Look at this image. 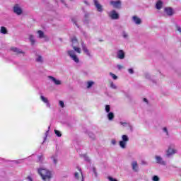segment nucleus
I'll list each match as a JSON object with an SVG mask.
<instances>
[{"label": "nucleus", "mask_w": 181, "mask_h": 181, "mask_svg": "<svg viewBox=\"0 0 181 181\" xmlns=\"http://www.w3.org/2000/svg\"><path fill=\"white\" fill-rule=\"evenodd\" d=\"M30 42H31V45H35V37L33 35H30Z\"/></svg>", "instance_id": "nucleus-26"}, {"label": "nucleus", "mask_w": 181, "mask_h": 181, "mask_svg": "<svg viewBox=\"0 0 181 181\" xmlns=\"http://www.w3.org/2000/svg\"><path fill=\"white\" fill-rule=\"evenodd\" d=\"M156 163H158V165H163L165 166L166 165V161L163 160V159H157Z\"/></svg>", "instance_id": "nucleus-17"}, {"label": "nucleus", "mask_w": 181, "mask_h": 181, "mask_svg": "<svg viewBox=\"0 0 181 181\" xmlns=\"http://www.w3.org/2000/svg\"><path fill=\"white\" fill-rule=\"evenodd\" d=\"M123 68H124V66H122V65H117V69L119 70H121V69H123Z\"/></svg>", "instance_id": "nucleus-41"}, {"label": "nucleus", "mask_w": 181, "mask_h": 181, "mask_svg": "<svg viewBox=\"0 0 181 181\" xmlns=\"http://www.w3.org/2000/svg\"><path fill=\"white\" fill-rule=\"evenodd\" d=\"M51 80H52V81H54V84H56L57 86H60V84H62V82L59 80L56 79L53 76H49Z\"/></svg>", "instance_id": "nucleus-15"}, {"label": "nucleus", "mask_w": 181, "mask_h": 181, "mask_svg": "<svg viewBox=\"0 0 181 181\" xmlns=\"http://www.w3.org/2000/svg\"><path fill=\"white\" fill-rule=\"evenodd\" d=\"M128 71H129V73L130 74H134V69H129Z\"/></svg>", "instance_id": "nucleus-37"}, {"label": "nucleus", "mask_w": 181, "mask_h": 181, "mask_svg": "<svg viewBox=\"0 0 181 181\" xmlns=\"http://www.w3.org/2000/svg\"><path fill=\"white\" fill-rule=\"evenodd\" d=\"M165 12L168 15V16H172V15H173V9L170 7L165 8Z\"/></svg>", "instance_id": "nucleus-10"}, {"label": "nucleus", "mask_w": 181, "mask_h": 181, "mask_svg": "<svg viewBox=\"0 0 181 181\" xmlns=\"http://www.w3.org/2000/svg\"><path fill=\"white\" fill-rule=\"evenodd\" d=\"M156 159H161V158H160V156H156Z\"/></svg>", "instance_id": "nucleus-49"}, {"label": "nucleus", "mask_w": 181, "mask_h": 181, "mask_svg": "<svg viewBox=\"0 0 181 181\" xmlns=\"http://www.w3.org/2000/svg\"><path fill=\"white\" fill-rule=\"evenodd\" d=\"M13 163L18 165L19 163H22V161L21 160H13Z\"/></svg>", "instance_id": "nucleus-32"}, {"label": "nucleus", "mask_w": 181, "mask_h": 181, "mask_svg": "<svg viewBox=\"0 0 181 181\" xmlns=\"http://www.w3.org/2000/svg\"><path fill=\"white\" fill-rule=\"evenodd\" d=\"M37 33H38L39 37H40V39L45 37V33H43V31H42V30H38V31H37Z\"/></svg>", "instance_id": "nucleus-22"}, {"label": "nucleus", "mask_w": 181, "mask_h": 181, "mask_svg": "<svg viewBox=\"0 0 181 181\" xmlns=\"http://www.w3.org/2000/svg\"><path fill=\"white\" fill-rule=\"evenodd\" d=\"M73 49L74 50H75V52H76L77 53H81V49H80L79 47H77L76 46H73Z\"/></svg>", "instance_id": "nucleus-25"}, {"label": "nucleus", "mask_w": 181, "mask_h": 181, "mask_svg": "<svg viewBox=\"0 0 181 181\" xmlns=\"http://www.w3.org/2000/svg\"><path fill=\"white\" fill-rule=\"evenodd\" d=\"M117 57L118 59H120V60H122V59H125V53L122 50H119L117 52Z\"/></svg>", "instance_id": "nucleus-9"}, {"label": "nucleus", "mask_w": 181, "mask_h": 181, "mask_svg": "<svg viewBox=\"0 0 181 181\" xmlns=\"http://www.w3.org/2000/svg\"><path fill=\"white\" fill-rule=\"evenodd\" d=\"M87 16H88V15H87V14H86V15H85V17H86V18H87Z\"/></svg>", "instance_id": "nucleus-51"}, {"label": "nucleus", "mask_w": 181, "mask_h": 181, "mask_svg": "<svg viewBox=\"0 0 181 181\" xmlns=\"http://www.w3.org/2000/svg\"><path fill=\"white\" fill-rule=\"evenodd\" d=\"M110 76L112 77L113 80H117L118 78V76H117L115 74L110 73Z\"/></svg>", "instance_id": "nucleus-31"}, {"label": "nucleus", "mask_w": 181, "mask_h": 181, "mask_svg": "<svg viewBox=\"0 0 181 181\" xmlns=\"http://www.w3.org/2000/svg\"><path fill=\"white\" fill-rule=\"evenodd\" d=\"M175 153L176 150L175 148L169 147L167 150V156H172V155H175Z\"/></svg>", "instance_id": "nucleus-8"}, {"label": "nucleus", "mask_w": 181, "mask_h": 181, "mask_svg": "<svg viewBox=\"0 0 181 181\" xmlns=\"http://www.w3.org/2000/svg\"><path fill=\"white\" fill-rule=\"evenodd\" d=\"M143 100H144V101L145 103H148V99H146V98H144Z\"/></svg>", "instance_id": "nucleus-48"}, {"label": "nucleus", "mask_w": 181, "mask_h": 181, "mask_svg": "<svg viewBox=\"0 0 181 181\" xmlns=\"http://www.w3.org/2000/svg\"><path fill=\"white\" fill-rule=\"evenodd\" d=\"M94 1V5L98 10V12H103V6L100 4L98 2V0H93Z\"/></svg>", "instance_id": "nucleus-6"}, {"label": "nucleus", "mask_w": 181, "mask_h": 181, "mask_svg": "<svg viewBox=\"0 0 181 181\" xmlns=\"http://www.w3.org/2000/svg\"><path fill=\"white\" fill-rule=\"evenodd\" d=\"M109 16L110 18H111V19H118V18H119V16L118 15V13H117V11H115V10H112L109 14Z\"/></svg>", "instance_id": "nucleus-7"}, {"label": "nucleus", "mask_w": 181, "mask_h": 181, "mask_svg": "<svg viewBox=\"0 0 181 181\" xmlns=\"http://www.w3.org/2000/svg\"><path fill=\"white\" fill-rule=\"evenodd\" d=\"M110 86L112 87V88H117L114 83H111Z\"/></svg>", "instance_id": "nucleus-40"}, {"label": "nucleus", "mask_w": 181, "mask_h": 181, "mask_svg": "<svg viewBox=\"0 0 181 181\" xmlns=\"http://www.w3.org/2000/svg\"><path fill=\"white\" fill-rule=\"evenodd\" d=\"M13 11L14 12V13H16V15H22V8L21 7H19V4H16L13 6Z\"/></svg>", "instance_id": "nucleus-3"}, {"label": "nucleus", "mask_w": 181, "mask_h": 181, "mask_svg": "<svg viewBox=\"0 0 181 181\" xmlns=\"http://www.w3.org/2000/svg\"><path fill=\"white\" fill-rule=\"evenodd\" d=\"M115 115H114V114L112 113V112H108V114H107V118H108V119H109V121H112V119H114V118H115Z\"/></svg>", "instance_id": "nucleus-18"}, {"label": "nucleus", "mask_w": 181, "mask_h": 181, "mask_svg": "<svg viewBox=\"0 0 181 181\" xmlns=\"http://www.w3.org/2000/svg\"><path fill=\"white\" fill-rule=\"evenodd\" d=\"M163 131H164V132H166V134H167V135H168V129L166 128V127H164L163 128Z\"/></svg>", "instance_id": "nucleus-43"}, {"label": "nucleus", "mask_w": 181, "mask_h": 181, "mask_svg": "<svg viewBox=\"0 0 181 181\" xmlns=\"http://www.w3.org/2000/svg\"><path fill=\"white\" fill-rule=\"evenodd\" d=\"M74 177H75V179H78V173H74Z\"/></svg>", "instance_id": "nucleus-39"}, {"label": "nucleus", "mask_w": 181, "mask_h": 181, "mask_svg": "<svg viewBox=\"0 0 181 181\" xmlns=\"http://www.w3.org/2000/svg\"><path fill=\"white\" fill-rule=\"evenodd\" d=\"M27 179L28 181H33V178H32L31 177H28Z\"/></svg>", "instance_id": "nucleus-44"}, {"label": "nucleus", "mask_w": 181, "mask_h": 181, "mask_svg": "<svg viewBox=\"0 0 181 181\" xmlns=\"http://www.w3.org/2000/svg\"><path fill=\"white\" fill-rule=\"evenodd\" d=\"M78 170H79V172H80V173H81V177H82L81 181H84V177H83V172L81 171V168H78Z\"/></svg>", "instance_id": "nucleus-34"}, {"label": "nucleus", "mask_w": 181, "mask_h": 181, "mask_svg": "<svg viewBox=\"0 0 181 181\" xmlns=\"http://www.w3.org/2000/svg\"><path fill=\"white\" fill-rule=\"evenodd\" d=\"M1 33H3V35H6V33H8V30H6V28L4 26L1 27Z\"/></svg>", "instance_id": "nucleus-21"}, {"label": "nucleus", "mask_w": 181, "mask_h": 181, "mask_svg": "<svg viewBox=\"0 0 181 181\" xmlns=\"http://www.w3.org/2000/svg\"><path fill=\"white\" fill-rule=\"evenodd\" d=\"M162 6H163V3L162 2V1H157L156 4V9H158L159 11V10L162 9Z\"/></svg>", "instance_id": "nucleus-13"}, {"label": "nucleus", "mask_w": 181, "mask_h": 181, "mask_svg": "<svg viewBox=\"0 0 181 181\" xmlns=\"http://www.w3.org/2000/svg\"><path fill=\"white\" fill-rule=\"evenodd\" d=\"M53 163H54V165H57V159H54L53 160Z\"/></svg>", "instance_id": "nucleus-42"}, {"label": "nucleus", "mask_w": 181, "mask_h": 181, "mask_svg": "<svg viewBox=\"0 0 181 181\" xmlns=\"http://www.w3.org/2000/svg\"><path fill=\"white\" fill-rule=\"evenodd\" d=\"M84 158H87L86 155L84 156Z\"/></svg>", "instance_id": "nucleus-53"}, {"label": "nucleus", "mask_w": 181, "mask_h": 181, "mask_svg": "<svg viewBox=\"0 0 181 181\" xmlns=\"http://www.w3.org/2000/svg\"><path fill=\"white\" fill-rule=\"evenodd\" d=\"M38 173L44 181H50L52 179V173L46 168L38 169Z\"/></svg>", "instance_id": "nucleus-1"}, {"label": "nucleus", "mask_w": 181, "mask_h": 181, "mask_svg": "<svg viewBox=\"0 0 181 181\" xmlns=\"http://www.w3.org/2000/svg\"><path fill=\"white\" fill-rule=\"evenodd\" d=\"M119 146L120 148H122V149H125L127 148V141H119Z\"/></svg>", "instance_id": "nucleus-19"}, {"label": "nucleus", "mask_w": 181, "mask_h": 181, "mask_svg": "<svg viewBox=\"0 0 181 181\" xmlns=\"http://www.w3.org/2000/svg\"><path fill=\"white\" fill-rule=\"evenodd\" d=\"M105 111L107 113L110 112V111H111V106H110V105H105Z\"/></svg>", "instance_id": "nucleus-28"}, {"label": "nucleus", "mask_w": 181, "mask_h": 181, "mask_svg": "<svg viewBox=\"0 0 181 181\" xmlns=\"http://www.w3.org/2000/svg\"><path fill=\"white\" fill-rule=\"evenodd\" d=\"M141 165H148V162L145 160H141Z\"/></svg>", "instance_id": "nucleus-36"}, {"label": "nucleus", "mask_w": 181, "mask_h": 181, "mask_svg": "<svg viewBox=\"0 0 181 181\" xmlns=\"http://www.w3.org/2000/svg\"><path fill=\"white\" fill-rule=\"evenodd\" d=\"M82 49H83L84 53H86V54L87 56H88L89 57H91V54H90V51L88 50V49H87L86 46L83 45Z\"/></svg>", "instance_id": "nucleus-14"}, {"label": "nucleus", "mask_w": 181, "mask_h": 181, "mask_svg": "<svg viewBox=\"0 0 181 181\" xmlns=\"http://www.w3.org/2000/svg\"><path fill=\"white\" fill-rule=\"evenodd\" d=\"M59 105L62 107V108H64V102L60 100Z\"/></svg>", "instance_id": "nucleus-35"}, {"label": "nucleus", "mask_w": 181, "mask_h": 181, "mask_svg": "<svg viewBox=\"0 0 181 181\" xmlns=\"http://www.w3.org/2000/svg\"><path fill=\"white\" fill-rule=\"evenodd\" d=\"M123 37H124V38L128 37V34L125 32H123Z\"/></svg>", "instance_id": "nucleus-38"}, {"label": "nucleus", "mask_w": 181, "mask_h": 181, "mask_svg": "<svg viewBox=\"0 0 181 181\" xmlns=\"http://www.w3.org/2000/svg\"><path fill=\"white\" fill-rule=\"evenodd\" d=\"M122 138V141H124V142H128V141H129L128 136H127L125 134H124Z\"/></svg>", "instance_id": "nucleus-23"}, {"label": "nucleus", "mask_w": 181, "mask_h": 181, "mask_svg": "<svg viewBox=\"0 0 181 181\" xmlns=\"http://www.w3.org/2000/svg\"><path fill=\"white\" fill-rule=\"evenodd\" d=\"M11 50L13 52H14V53H17V54H23V52L22 50L18 49L17 47H12Z\"/></svg>", "instance_id": "nucleus-16"}, {"label": "nucleus", "mask_w": 181, "mask_h": 181, "mask_svg": "<svg viewBox=\"0 0 181 181\" xmlns=\"http://www.w3.org/2000/svg\"><path fill=\"white\" fill-rule=\"evenodd\" d=\"M40 98H41L42 101H43V103H45V104H47V107H50V103H49V100H47V98H45L43 95H41Z\"/></svg>", "instance_id": "nucleus-12"}, {"label": "nucleus", "mask_w": 181, "mask_h": 181, "mask_svg": "<svg viewBox=\"0 0 181 181\" xmlns=\"http://www.w3.org/2000/svg\"><path fill=\"white\" fill-rule=\"evenodd\" d=\"M72 43H78V40H77V38L76 37H74L71 38Z\"/></svg>", "instance_id": "nucleus-30"}, {"label": "nucleus", "mask_w": 181, "mask_h": 181, "mask_svg": "<svg viewBox=\"0 0 181 181\" xmlns=\"http://www.w3.org/2000/svg\"><path fill=\"white\" fill-rule=\"evenodd\" d=\"M36 62H37V63H43V58L42 57V56L39 55L38 57L36 59Z\"/></svg>", "instance_id": "nucleus-24"}, {"label": "nucleus", "mask_w": 181, "mask_h": 181, "mask_svg": "<svg viewBox=\"0 0 181 181\" xmlns=\"http://www.w3.org/2000/svg\"><path fill=\"white\" fill-rule=\"evenodd\" d=\"M38 159H43V155L38 156Z\"/></svg>", "instance_id": "nucleus-46"}, {"label": "nucleus", "mask_w": 181, "mask_h": 181, "mask_svg": "<svg viewBox=\"0 0 181 181\" xmlns=\"http://www.w3.org/2000/svg\"><path fill=\"white\" fill-rule=\"evenodd\" d=\"M110 5L113 6V8H116L117 9L121 8V1H110Z\"/></svg>", "instance_id": "nucleus-4"}, {"label": "nucleus", "mask_w": 181, "mask_h": 181, "mask_svg": "<svg viewBox=\"0 0 181 181\" xmlns=\"http://www.w3.org/2000/svg\"><path fill=\"white\" fill-rule=\"evenodd\" d=\"M94 84L93 81H88L87 88H91Z\"/></svg>", "instance_id": "nucleus-27"}, {"label": "nucleus", "mask_w": 181, "mask_h": 181, "mask_svg": "<svg viewBox=\"0 0 181 181\" xmlns=\"http://www.w3.org/2000/svg\"><path fill=\"white\" fill-rule=\"evenodd\" d=\"M92 172L95 177H98V173H97V168H95V167L92 168Z\"/></svg>", "instance_id": "nucleus-20"}, {"label": "nucleus", "mask_w": 181, "mask_h": 181, "mask_svg": "<svg viewBox=\"0 0 181 181\" xmlns=\"http://www.w3.org/2000/svg\"><path fill=\"white\" fill-rule=\"evenodd\" d=\"M132 19H133L134 22L136 23V25H141V23L142 22L141 21V18H138V16H134L132 17Z\"/></svg>", "instance_id": "nucleus-11"}, {"label": "nucleus", "mask_w": 181, "mask_h": 181, "mask_svg": "<svg viewBox=\"0 0 181 181\" xmlns=\"http://www.w3.org/2000/svg\"><path fill=\"white\" fill-rule=\"evenodd\" d=\"M67 53L75 63H78L80 62V60L78 59V57H77V55L74 54V51L69 50Z\"/></svg>", "instance_id": "nucleus-2"}, {"label": "nucleus", "mask_w": 181, "mask_h": 181, "mask_svg": "<svg viewBox=\"0 0 181 181\" xmlns=\"http://www.w3.org/2000/svg\"><path fill=\"white\" fill-rule=\"evenodd\" d=\"M153 181H159V177H158V175H154L153 177Z\"/></svg>", "instance_id": "nucleus-33"}, {"label": "nucleus", "mask_w": 181, "mask_h": 181, "mask_svg": "<svg viewBox=\"0 0 181 181\" xmlns=\"http://www.w3.org/2000/svg\"><path fill=\"white\" fill-rule=\"evenodd\" d=\"M54 133H55V135H57V136H62V132H60V131L59 130H54Z\"/></svg>", "instance_id": "nucleus-29"}, {"label": "nucleus", "mask_w": 181, "mask_h": 181, "mask_svg": "<svg viewBox=\"0 0 181 181\" xmlns=\"http://www.w3.org/2000/svg\"><path fill=\"white\" fill-rule=\"evenodd\" d=\"M86 162H90V160H86Z\"/></svg>", "instance_id": "nucleus-52"}, {"label": "nucleus", "mask_w": 181, "mask_h": 181, "mask_svg": "<svg viewBox=\"0 0 181 181\" xmlns=\"http://www.w3.org/2000/svg\"><path fill=\"white\" fill-rule=\"evenodd\" d=\"M121 125H125L127 123L125 122H120Z\"/></svg>", "instance_id": "nucleus-50"}, {"label": "nucleus", "mask_w": 181, "mask_h": 181, "mask_svg": "<svg viewBox=\"0 0 181 181\" xmlns=\"http://www.w3.org/2000/svg\"><path fill=\"white\" fill-rule=\"evenodd\" d=\"M132 168L134 172H139V165H138V162L132 161Z\"/></svg>", "instance_id": "nucleus-5"}, {"label": "nucleus", "mask_w": 181, "mask_h": 181, "mask_svg": "<svg viewBox=\"0 0 181 181\" xmlns=\"http://www.w3.org/2000/svg\"><path fill=\"white\" fill-rule=\"evenodd\" d=\"M112 144L113 145H115V144H117V141H115V140H112Z\"/></svg>", "instance_id": "nucleus-45"}, {"label": "nucleus", "mask_w": 181, "mask_h": 181, "mask_svg": "<svg viewBox=\"0 0 181 181\" xmlns=\"http://www.w3.org/2000/svg\"><path fill=\"white\" fill-rule=\"evenodd\" d=\"M42 162H43V160H42V159L38 160L39 163H42Z\"/></svg>", "instance_id": "nucleus-47"}]
</instances>
